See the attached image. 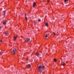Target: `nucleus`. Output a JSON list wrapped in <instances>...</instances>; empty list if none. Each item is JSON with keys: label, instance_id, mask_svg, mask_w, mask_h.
Returning a JSON list of instances; mask_svg holds the SVG:
<instances>
[{"label": "nucleus", "instance_id": "nucleus-15", "mask_svg": "<svg viewBox=\"0 0 74 74\" xmlns=\"http://www.w3.org/2000/svg\"><path fill=\"white\" fill-rule=\"evenodd\" d=\"M3 12L4 13V14H3V15H5V10Z\"/></svg>", "mask_w": 74, "mask_h": 74}, {"label": "nucleus", "instance_id": "nucleus-24", "mask_svg": "<svg viewBox=\"0 0 74 74\" xmlns=\"http://www.w3.org/2000/svg\"><path fill=\"white\" fill-rule=\"evenodd\" d=\"M66 63H67V62L66 61Z\"/></svg>", "mask_w": 74, "mask_h": 74}, {"label": "nucleus", "instance_id": "nucleus-16", "mask_svg": "<svg viewBox=\"0 0 74 74\" xmlns=\"http://www.w3.org/2000/svg\"><path fill=\"white\" fill-rule=\"evenodd\" d=\"M54 61L55 62H56L57 61V60H56V59H54Z\"/></svg>", "mask_w": 74, "mask_h": 74}, {"label": "nucleus", "instance_id": "nucleus-12", "mask_svg": "<svg viewBox=\"0 0 74 74\" xmlns=\"http://www.w3.org/2000/svg\"><path fill=\"white\" fill-rule=\"evenodd\" d=\"M49 34H46V36H45V38H47V37H48L49 36Z\"/></svg>", "mask_w": 74, "mask_h": 74}, {"label": "nucleus", "instance_id": "nucleus-14", "mask_svg": "<svg viewBox=\"0 0 74 74\" xmlns=\"http://www.w3.org/2000/svg\"><path fill=\"white\" fill-rule=\"evenodd\" d=\"M17 38V36L15 37H14V40H15L16 39V38Z\"/></svg>", "mask_w": 74, "mask_h": 74}, {"label": "nucleus", "instance_id": "nucleus-19", "mask_svg": "<svg viewBox=\"0 0 74 74\" xmlns=\"http://www.w3.org/2000/svg\"><path fill=\"white\" fill-rule=\"evenodd\" d=\"M3 53H2V52H0V55H2V54Z\"/></svg>", "mask_w": 74, "mask_h": 74}, {"label": "nucleus", "instance_id": "nucleus-21", "mask_svg": "<svg viewBox=\"0 0 74 74\" xmlns=\"http://www.w3.org/2000/svg\"><path fill=\"white\" fill-rule=\"evenodd\" d=\"M38 21L39 22H40V21H41V20H40V19L38 20Z\"/></svg>", "mask_w": 74, "mask_h": 74}, {"label": "nucleus", "instance_id": "nucleus-20", "mask_svg": "<svg viewBox=\"0 0 74 74\" xmlns=\"http://www.w3.org/2000/svg\"><path fill=\"white\" fill-rule=\"evenodd\" d=\"M0 42H3V41H2V40H1L0 41Z\"/></svg>", "mask_w": 74, "mask_h": 74}, {"label": "nucleus", "instance_id": "nucleus-5", "mask_svg": "<svg viewBox=\"0 0 74 74\" xmlns=\"http://www.w3.org/2000/svg\"><path fill=\"white\" fill-rule=\"evenodd\" d=\"M6 23H7V21L6 20L3 21L2 22L3 25H6Z\"/></svg>", "mask_w": 74, "mask_h": 74}, {"label": "nucleus", "instance_id": "nucleus-4", "mask_svg": "<svg viewBox=\"0 0 74 74\" xmlns=\"http://www.w3.org/2000/svg\"><path fill=\"white\" fill-rule=\"evenodd\" d=\"M30 39L28 38H27L25 40V42H29V41H30Z\"/></svg>", "mask_w": 74, "mask_h": 74}, {"label": "nucleus", "instance_id": "nucleus-6", "mask_svg": "<svg viewBox=\"0 0 74 74\" xmlns=\"http://www.w3.org/2000/svg\"><path fill=\"white\" fill-rule=\"evenodd\" d=\"M36 6V2H34V3L33 4V7H35Z\"/></svg>", "mask_w": 74, "mask_h": 74}, {"label": "nucleus", "instance_id": "nucleus-2", "mask_svg": "<svg viewBox=\"0 0 74 74\" xmlns=\"http://www.w3.org/2000/svg\"><path fill=\"white\" fill-rule=\"evenodd\" d=\"M16 52V49L14 48L13 49L12 51V55H14Z\"/></svg>", "mask_w": 74, "mask_h": 74}, {"label": "nucleus", "instance_id": "nucleus-18", "mask_svg": "<svg viewBox=\"0 0 74 74\" xmlns=\"http://www.w3.org/2000/svg\"><path fill=\"white\" fill-rule=\"evenodd\" d=\"M53 34H54L55 36H56V33L53 32Z\"/></svg>", "mask_w": 74, "mask_h": 74}, {"label": "nucleus", "instance_id": "nucleus-13", "mask_svg": "<svg viewBox=\"0 0 74 74\" xmlns=\"http://www.w3.org/2000/svg\"><path fill=\"white\" fill-rule=\"evenodd\" d=\"M45 25L46 26H47V27H48V23H46Z\"/></svg>", "mask_w": 74, "mask_h": 74}, {"label": "nucleus", "instance_id": "nucleus-25", "mask_svg": "<svg viewBox=\"0 0 74 74\" xmlns=\"http://www.w3.org/2000/svg\"><path fill=\"white\" fill-rule=\"evenodd\" d=\"M64 1H65V0H64Z\"/></svg>", "mask_w": 74, "mask_h": 74}, {"label": "nucleus", "instance_id": "nucleus-7", "mask_svg": "<svg viewBox=\"0 0 74 74\" xmlns=\"http://www.w3.org/2000/svg\"><path fill=\"white\" fill-rule=\"evenodd\" d=\"M61 65H63L64 66H65V63L63 62H62L61 63Z\"/></svg>", "mask_w": 74, "mask_h": 74}, {"label": "nucleus", "instance_id": "nucleus-11", "mask_svg": "<svg viewBox=\"0 0 74 74\" xmlns=\"http://www.w3.org/2000/svg\"><path fill=\"white\" fill-rule=\"evenodd\" d=\"M6 36H8V32L7 31H6L5 33Z\"/></svg>", "mask_w": 74, "mask_h": 74}, {"label": "nucleus", "instance_id": "nucleus-3", "mask_svg": "<svg viewBox=\"0 0 74 74\" xmlns=\"http://www.w3.org/2000/svg\"><path fill=\"white\" fill-rule=\"evenodd\" d=\"M69 0H65V5H69Z\"/></svg>", "mask_w": 74, "mask_h": 74}, {"label": "nucleus", "instance_id": "nucleus-23", "mask_svg": "<svg viewBox=\"0 0 74 74\" xmlns=\"http://www.w3.org/2000/svg\"><path fill=\"white\" fill-rule=\"evenodd\" d=\"M0 29H1V27H0Z\"/></svg>", "mask_w": 74, "mask_h": 74}, {"label": "nucleus", "instance_id": "nucleus-9", "mask_svg": "<svg viewBox=\"0 0 74 74\" xmlns=\"http://www.w3.org/2000/svg\"><path fill=\"white\" fill-rule=\"evenodd\" d=\"M36 54L37 56H40V54L38 53H36Z\"/></svg>", "mask_w": 74, "mask_h": 74}, {"label": "nucleus", "instance_id": "nucleus-1", "mask_svg": "<svg viewBox=\"0 0 74 74\" xmlns=\"http://www.w3.org/2000/svg\"><path fill=\"white\" fill-rule=\"evenodd\" d=\"M45 68V66H40L38 68V71H39V72H40V73H42V69H44Z\"/></svg>", "mask_w": 74, "mask_h": 74}, {"label": "nucleus", "instance_id": "nucleus-10", "mask_svg": "<svg viewBox=\"0 0 74 74\" xmlns=\"http://www.w3.org/2000/svg\"><path fill=\"white\" fill-rule=\"evenodd\" d=\"M25 19L26 21H27L28 19H27V17H26V14H25Z\"/></svg>", "mask_w": 74, "mask_h": 74}, {"label": "nucleus", "instance_id": "nucleus-8", "mask_svg": "<svg viewBox=\"0 0 74 74\" xmlns=\"http://www.w3.org/2000/svg\"><path fill=\"white\" fill-rule=\"evenodd\" d=\"M27 68H28L29 69H30V68H31V65L30 64H29L27 66Z\"/></svg>", "mask_w": 74, "mask_h": 74}, {"label": "nucleus", "instance_id": "nucleus-22", "mask_svg": "<svg viewBox=\"0 0 74 74\" xmlns=\"http://www.w3.org/2000/svg\"><path fill=\"white\" fill-rule=\"evenodd\" d=\"M26 60H27V61L28 60V59H26Z\"/></svg>", "mask_w": 74, "mask_h": 74}, {"label": "nucleus", "instance_id": "nucleus-17", "mask_svg": "<svg viewBox=\"0 0 74 74\" xmlns=\"http://www.w3.org/2000/svg\"><path fill=\"white\" fill-rule=\"evenodd\" d=\"M49 0H47V4H48V3H49Z\"/></svg>", "mask_w": 74, "mask_h": 74}]
</instances>
